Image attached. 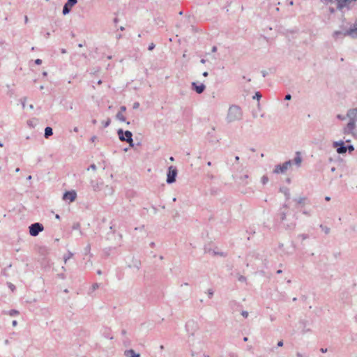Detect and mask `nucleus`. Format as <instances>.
I'll return each mask as SVG.
<instances>
[{
    "instance_id": "1",
    "label": "nucleus",
    "mask_w": 357,
    "mask_h": 357,
    "mask_svg": "<svg viewBox=\"0 0 357 357\" xmlns=\"http://www.w3.org/2000/svg\"><path fill=\"white\" fill-rule=\"evenodd\" d=\"M243 113L241 107L237 105H231L229 107L226 121L229 123L240 121L243 119Z\"/></svg>"
},
{
    "instance_id": "2",
    "label": "nucleus",
    "mask_w": 357,
    "mask_h": 357,
    "mask_svg": "<svg viewBox=\"0 0 357 357\" xmlns=\"http://www.w3.org/2000/svg\"><path fill=\"white\" fill-rule=\"evenodd\" d=\"M117 134L121 141L128 142L131 147L134 146L132 133L130 131H123L122 129H119Z\"/></svg>"
},
{
    "instance_id": "3",
    "label": "nucleus",
    "mask_w": 357,
    "mask_h": 357,
    "mask_svg": "<svg viewBox=\"0 0 357 357\" xmlns=\"http://www.w3.org/2000/svg\"><path fill=\"white\" fill-rule=\"evenodd\" d=\"M342 133L345 135H351L357 139V123H347L342 128Z\"/></svg>"
},
{
    "instance_id": "4",
    "label": "nucleus",
    "mask_w": 357,
    "mask_h": 357,
    "mask_svg": "<svg viewBox=\"0 0 357 357\" xmlns=\"http://www.w3.org/2000/svg\"><path fill=\"white\" fill-rule=\"evenodd\" d=\"M43 229L44 227L41 223L36 222L29 226V234L32 236H36Z\"/></svg>"
},
{
    "instance_id": "5",
    "label": "nucleus",
    "mask_w": 357,
    "mask_h": 357,
    "mask_svg": "<svg viewBox=\"0 0 357 357\" xmlns=\"http://www.w3.org/2000/svg\"><path fill=\"white\" fill-rule=\"evenodd\" d=\"M292 165L291 160H288L284 162L282 165H278L275 167L273 169L274 174H283L284 173L288 168Z\"/></svg>"
},
{
    "instance_id": "6",
    "label": "nucleus",
    "mask_w": 357,
    "mask_h": 357,
    "mask_svg": "<svg viewBox=\"0 0 357 357\" xmlns=\"http://www.w3.org/2000/svg\"><path fill=\"white\" fill-rule=\"evenodd\" d=\"M346 34L352 38H357V18L355 19L354 23L346 29Z\"/></svg>"
},
{
    "instance_id": "7",
    "label": "nucleus",
    "mask_w": 357,
    "mask_h": 357,
    "mask_svg": "<svg viewBox=\"0 0 357 357\" xmlns=\"http://www.w3.org/2000/svg\"><path fill=\"white\" fill-rule=\"evenodd\" d=\"M176 175H177L176 168L173 166H170L168 169L167 176V183L169 184L173 183L176 181Z\"/></svg>"
},
{
    "instance_id": "8",
    "label": "nucleus",
    "mask_w": 357,
    "mask_h": 357,
    "mask_svg": "<svg viewBox=\"0 0 357 357\" xmlns=\"http://www.w3.org/2000/svg\"><path fill=\"white\" fill-rule=\"evenodd\" d=\"M347 123H357V108L349 109L347 112Z\"/></svg>"
},
{
    "instance_id": "9",
    "label": "nucleus",
    "mask_w": 357,
    "mask_h": 357,
    "mask_svg": "<svg viewBox=\"0 0 357 357\" xmlns=\"http://www.w3.org/2000/svg\"><path fill=\"white\" fill-rule=\"evenodd\" d=\"M333 146L337 148L336 151L339 154H344L347 151V148H346L344 142L342 140L334 142Z\"/></svg>"
},
{
    "instance_id": "10",
    "label": "nucleus",
    "mask_w": 357,
    "mask_h": 357,
    "mask_svg": "<svg viewBox=\"0 0 357 357\" xmlns=\"http://www.w3.org/2000/svg\"><path fill=\"white\" fill-rule=\"evenodd\" d=\"M197 329V323L194 320H189L185 324V330L187 333L193 335Z\"/></svg>"
},
{
    "instance_id": "11",
    "label": "nucleus",
    "mask_w": 357,
    "mask_h": 357,
    "mask_svg": "<svg viewBox=\"0 0 357 357\" xmlns=\"http://www.w3.org/2000/svg\"><path fill=\"white\" fill-rule=\"evenodd\" d=\"M77 197V193L75 190L67 191L63 194V199L65 201H69V202H73L75 200Z\"/></svg>"
},
{
    "instance_id": "12",
    "label": "nucleus",
    "mask_w": 357,
    "mask_h": 357,
    "mask_svg": "<svg viewBox=\"0 0 357 357\" xmlns=\"http://www.w3.org/2000/svg\"><path fill=\"white\" fill-rule=\"evenodd\" d=\"M126 263H127V266L129 268H135L137 270H139L140 268V266H141L140 261L138 260L137 259H135L134 257H131V262L126 261Z\"/></svg>"
},
{
    "instance_id": "13",
    "label": "nucleus",
    "mask_w": 357,
    "mask_h": 357,
    "mask_svg": "<svg viewBox=\"0 0 357 357\" xmlns=\"http://www.w3.org/2000/svg\"><path fill=\"white\" fill-rule=\"evenodd\" d=\"M192 88L194 89L197 93L201 94L205 90L206 86L204 84H197V82L192 83Z\"/></svg>"
},
{
    "instance_id": "14",
    "label": "nucleus",
    "mask_w": 357,
    "mask_h": 357,
    "mask_svg": "<svg viewBox=\"0 0 357 357\" xmlns=\"http://www.w3.org/2000/svg\"><path fill=\"white\" fill-rule=\"evenodd\" d=\"M332 36L335 40L343 38L345 36H348L347 34H346V29H343L342 31H335Z\"/></svg>"
},
{
    "instance_id": "15",
    "label": "nucleus",
    "mask_w": 357,
    "mask_h": 357,
    "mask_svg": "<svg viewBox=\"0 0 357 357\" xmlns=\"http://www.w3.org/2000/svg\"><path fill=\"white\" fill-rule=\"evenodd\" d=\"M302 157L301 155V153L299 151L296 152V156L292 162H294L296 166L300 167L302 162Z\"/></svg>"
},
{
    "instance_id": "16",
    "label": "nucleus",
    "mask_w": 357,
    "mask_h": 357,
    "mask_svg": "<svg viewBox=\"0 0 357 357\" xmlns=\"http://www.w3.org/2000/svg\"><path fill=\"white\" fill-rule=\"evenodd\" d=\"M124 354L126 357H140V354L135 353L133 349L126 350Z\"/></svg>"
},
{
    "instance_id": "17",
    "label": "nucleus",
    "mask_w": 357,
    "mask_h": 357,
    "mask_svg": "<svg viewBox=\"0 0 357 357\" xmlns=\"http://www.w3.org/2000/svg\"><path fill=\"white\" fill-rule=\"evenodd\" d=\"M91 185L94 191H98L100 190V188L102 185V182L99 183L98 181H91Z\"/></svg>"
},
{
    "instance_id": "18",
    "label": "nucleus",
    "mask_w": 357,
    "mask_h": 357,
    "mask_svg": "<svg viewBox=\"0 0 357 357\" xmlns=\"http://www.w3.org/2000/svg\"><path fill=\"white\" fill-rule=\"evenodd\" d=\"M53 134L52 128L50 127H46L45 129V134L44 136L45 138H48L49 137L52 136Z\"/></svg>"
},
{
    "instance_id": "19",
    "label": "nucleus",
    "mask_w": 357,
    "mask_h": 357,
    "mask_svg": "<svg viewBox=\"0 0 357 357\" xmlns=\"http://www.w3.org/2000/svg\"><path fill=\"white\" fill-rule=\"evenodd\" d=\"M280 191L284 195L287 199H289L290 198V192L288 188H283L280 189Z\"/></svg>"
},
{
    "instance_id": "20",
    "label": "nucleus",
    "mask_w": 357,
    "mask_h": 357,
    "mask_svg": "<svg viewBox=\"0 0 357 357\" xmlns=\"http://www.w3.org/2000/svg\"><path fill=\"white\" fill-rule=\"evenodd\" d=\"M71 7L68 3H66L63 8V14L67 15L70 12Z\"/></svg>"
},
{
    "instance_id": "21",
    "label": "nucleus",
    "mask_w": 357,
    "mask_h": 357,
    "mask_svg": "<svg viewBox=\"0 0 357 357\" xmlns=\"http://www.w3.org/2000/svg\"><path fill=\"white\" fill-rule=\"evenodd\" d=\"M116 119H118L119 121H121V122H126V118H125V116H123V114L121 112H119L116 114Z\"/></svg>"
},
{
    "instance_id": "22",
    "label": "nucleus",
    "mask_w": 357,
    "mask_h": 357,
    "mask_svg": "<svg viewBox=\"0 0 357 357\" xmlns=\"http://www.w3.org/2000/svg\"><path fill=\"white\" fill-rule=\"evenodd\" d=\"M73 256V253L70 251H68V253L63 256L64 263L66 264L67 261Z\"/></svg>"
},
{
    "instance_id": "23",
    "label": "nucleus",
    "mask_w": 357,
    "mask_h": 357,
    "mask_svg": "<svg viewBox=\"0 0 357 357\" xmlns=\"http://www.w3.org/2000/svg\"><path fill=\"white\" fill-rule=\"evenodd\" d=\"M84 255H89L90 257H92V254L90 252L91 251V245L89 244H88L86 248H84Z\"/></svg>"
},
{
    "instance_id": "24",
    "label": "nucleus",
    "mask_w": 357,
    "mask_h": 357,
    "mask_svg": "<svg viewBox=\"0 0 357 357\" xmlns=\"http://www.w3.org/2000/svg\"><path fill=\"white\" fill-rule=\"evenodd\" d=\"M114 192V190L112 187L109 185H106L105 187V193L108 195H112Z\"/></svg>"
},
{
    "instance_id": "25",
    "label": "nucleus",
    "mask_w": 357,
    "mask_h": 357,
    "mask_svg": "<svg viewBox=\"0 0 357 357\" xmlns=\"http://www.w3.org/2000/svg\"><path fill=\"white\" fill-rule=\"evenodd\" d=\"M320 228L326 234H328L330 232V228L328 227L324 226L323 225H320Z\"/></svg>"
},
{
    "instance_id": "26",
    "label": "nucleus",
    "mask_w": 357,
    "mask_h": 357,
    "mask_svg": "<svg viewBox=\"0 0 357 357\" xmlns=\"http://www.w3.org/2000/svg\"><path fill=\"white\" fill-rule=\"evenodd\" d=\"M8 314L11 317L17 316L19 314V312L15 310H11L8 312Z\"/></svg>"
},
{
    "instance_id": "27",
    "label": "nucleus",
    "mask_w": 357,
    "mask_h": 357,
    "mask_svg": "<svg viewBox=\"0 0 357 357\" xmlns=\"http://www.w3.org/2000/svg\"><path fill=\"white\" fill-rule=\"evenodd\" d=\"M261 181L262 184L265 185L268 183V178L266 176H263L261 178Z\"/></svg>"
},
{
    "instance_id": "28",
    "label": "nucleus",
    "mask_w": 357,
    "mask_h": 357,
    "mask_svg": "<svg viewBox=\"0 0 357 357\" xmlns=\"http://www.w3.org/2000/svg\"><path fill=\"white\" fill-rule=\"evenodd\" d=\"M77 0H68L67 3L68 5H70V7H73L74 5L77 3Z\"/></svg>"
},
{
    "instance_id": "29",
    "label": "nucleus",
    "mask_w": 357,
    "mask_h": 357,
    "mask_svg": "<svg viewBox=\"0 0 357 357\" xmlns=\"http://www.w3.org/2000/svg\"><path fill=\"white\" fill-rule=\"evenodd\" d=\"M261 98V95L259 92H256L255 96H253V99L259 100Z\"/></svg>"
},
{
    "instance_id": "30",
    "label": "nucleus",
    "mask_w": 357,
    "mask_h": 357,
    "mask_svg": "<svg viewBox=\"0 0 357 357\" xmlns=\"http://www.w3.org/2000/svg\"><path fill=\"white\" fill-rule=\"evenodd\" d=\"M111 121L108 119L106 121L102 122V125L105 128H107L109 126Z\"/></svg>"
},
{
    "instance_id": "31",
    "label": "nucleus",
    "mask_w": 357,
    "mask_h": 357,
    "mask_svg": "<svg viewBox=\"0 0 357 357\" xmlns=\"http://www.w3.org/2000/svg\"><path fill=\"white\" fill-rule=\"evenodd\" d=\"M346 148H347V150L349 151V153L354 151V146L353 145H349L346 146Z\"/></svg>"
},
{
    "instance_id": "32",
    "label": "nucleus",
    "mask_w": 357,
    "mask_h": 357,
    "mask_svg": "<svg viewBox=\"0 0 357 357\" xmlns=\"http://www.w3.org/2000/svg\"><path fill=\"white\" fill-rule=\"evenodd\" d=\"M298 237L301 238L302 240H305V239L308 238V235L302 234H300L298 236Z\"/></svg>"
},
{
    "instance_id": "33",
    "label": "nucleus",
    "mask_w": 357,
    "mask_h": 357,
    "mask_svg": "<svg viewBox=\"0 0 357 357\" xmlns=\"http://www.w3.org/2000/svg\"><path fill=\"white\" fill-rule=\"evenodd\" d=\"M280 220L282 221H284L285 220V218H286V214L284 212H282L280 214Z\"/></svg>"
},
{
    "instance_id": "34",
    "label": "nucleus",
    "mask_w": 357,
    "mask_h": 357,
    "mask_svg": "<svg viewBox=\"0 0 357 357\" xmlns=\"http://www.w3.org/2000/svg\"><path fill=\"white\" fill-rule=\"evenodd\" d=\"M337 118L338 119H340V120L344 121V120H345V119H347V115H346V116H342V115H341V114H338V115L337 116Z\"/></svg>"
},
{
    "instance_id": "35",
    "label": "nucleus",
    "mask_w": 357,
    "mask_h": 357,
    "mask_svg": "<svg viewBox=\"0 0 357 357\" xmlns=\"http://www.w3.org/2000/svg\"><path fill=\"white\" fill-rule=\"evenodd\" d=\"M99 286H100V284L98 283H94L92 285V289L94 291V290L97 289L99 287Z\"/></svg>"
},
{
    "instance_id": "36",
    "label": "nucleus",
    "mask_w": 357,
    "mask_h": 357,
    "mask_svg": "<svg viewBox=\"0 0 357 357\" xmlns=\"http://www.w3.org/2000/svg\"><path fill=\"white\" fill-rule=\"evenodd\" d=\"M241 315L243 317L247 318L248 317V312L247 311H242L241 312Z\"/></svg>"
},
{
    "instance_id": "37",
    "label": "nucleus",
    "mask_w": 357,
    "mask_h": 357,
    "mask_svg": "<svg viewBox=\"0 0 357 357\" xmlns=\"http://www.w3.org/2000/svg\"><path fill=\"white\" fill-rule=\"evenodd\" d=\"M89 169H92V170H96V166L95 164H92L89 166V167L88 168V170Z\"/></svg>"
},
{
    "instance_id": "38",
    "label": "nucleus",
    "mask_w": 357,
    "mask_h": 357,
    "mask_svg": "<svg viewBox=\"0 0 357 357\" xmlns=\"http://www.w3.org/2000/svg\"><path fill=\"white\" fill-rule=\"evenodd\" d=\"M155 47V45L153 43H151L149 45V47H148V50L149 51H151L154 49Z\"/></svg>"
},
{
    "instance_id": "39",
    "label": "nucleus",
    "mask_w": 357,
    "mask_h": 357,
    "mask_svg": "<svg viewBox=\"0 0 357 357\" xmlns=\"http://www.w3.org/2000/svg\"><path fill=\"white\" fill-rule=\"evenodd\" d=\"M139 107V103L138 102H134L132 107L133 109H137Z\"/></svg>"
},
{
    "instance_id": "40",
    "label": "nucleus",
    "mask_w": 357,
    "mask_h": 357,
    "mask_svg": "<svg viewBox=\"0 0 357 357\" xmlns=\"http://www.w3.org/2000/svg\"><path fill=\"white\" fill-rule=\"evenodd\" d=\"M208 295L209 298H211L213 295V291L212 289L208 290Z\"/></svg>"
},
{
    "instance_id": "41",
    "label": "nucleus",
    "mask_w": 357,
    "mask_h": 357,
    "mask_svg": "<svg viewBox=\"0 0 357 357\" xmlns=\"http://www.w3.org/2000/svg\"><path fill=\"white\" fill-rule=\"evenodd\" d=\"M291 99V94H287L284 97V100H290Z\"/></svg>"
},
{
    "instance_id": "42",
    "label": "nucleus",
    "mask_w": 357,
    "mask_h": 357,
    "mask_svg": "<svg viewBox=\"0 0 357 357\" xmlns=\"http://www.w3.org/2000/svg\"><path fill=\"white\" fill-rule=\"evenodd\" d=\"M35 63L36 65H40L42 63V60L40 59H37L35 60Z\"/></svg>"
},
{
    "instance_id": "43",
    "label": "nucleus",
    "mask_w": 357,
    "mask_h": 357,
    "mask_svg": "<svg viewBox=\"0 0 357 357\" xmlns=\"http://www.w3.org/2000/svg\"><path fill=\"white\" fill-rule=\"evenodd\" d=\"M92 265H93L92 261H91L90 259H89V260H88V261H86V266H90V267H91V266H92Z\"/></svg>"
},
{
    "instance_id": "44",
    "label": "nucleus",
    "mask_w": 357,
    "mask_h": 357,
    "mask_svg": "<svg viewBox=\"0 0 357 357\" xmlns=\"http://www.w3.org/2000/svg\"><path fill=\"white\" fill-rule=\"evenodd\" d=\"M304 200H305L304 197H300L299 199H297V202L298 204H301Z\"/></svg>"
},
{
    "instance_id": "45",
    "label": "nucleus",
    "mask_w": 357,
    "mask_h": 357,
    "mask_svg": "<svg viewBox=\"0 0 357 357\" xmlns=\"http://www.w3.org/2000/svg\"><path fill=\"white\" fill-rule=\"evenodd\" d=\"M126 110V106H121L120 107V112L122 113L123 112H125Z\"/></svg>"
},
{
    "instance_id": "46",
    "label": "nucleus",
    "mask_w": 357,
    "mask_h": 357,
    "mask_svg": "<svg viewBox=\"0 0 357 357\" xmlns=\"http://www.w3.org/2000/svg\"><path fill=\"white\" fill-rule=\"evenodd\" d=\"M329 11L331 13H334L335 12V9L333 7L329 8Z\"/></svg>"
},
{
    "instance_id": "47",
    "label": "nucleus",
    "mask_w": 357,
    "mask_h": 357,
    "mask_svg": "<svg viewBox=\"0 0 357 357\" xmlns=\"http://www.w3.org/2000/svg\"><path fill=\"white\" fill-rule=\"evenodd\" d=\"M238 280L241 282H244L245 280V278L243 276H241L239 277Z\"/></svg>"
},
{
    "instance_id": "48",
    "label": "nucleus",
    "mask_w": 357,
    "mask_h": 357,
    "mask_svg": "<svg viewBox=\"0 0 357 357\" xmlns=\"http://www.w3.org/2000/svg\"><path fill=\"white\" fill-rule=\"evenodd\" d=\"M320 351L322 353H326L327 352V349L326 348H321Z\"/></svg>"
},
{
    "instance_id": "49",
    "label": "nucleus",
    "mask_w": 357,
    "mask_h": 357,
    "mask_svg": "<svg viewBox=\"0 0 357 357\" xmlns=\"http://www.w3.org/2000/svg\"><path fill=\"white\" fill-rule=\"evenodd\" d=\"M9 287L11 289L12 291L15 289V286L11 283L9 284Z\"/></svg>"
},
{
    "instance_id": "50",
    "label": "nucleus",
    "mask_w": 357,
    "mask_h": 357,
    "mask_svg": "<svg viewBox=\"0 0 357 357\" xmlns=\"http://www.w3.org/2000/svg\"><path fill=\"white\" fill-rule=\"evenodd\" d=\"M13 326H16L17 325V321L16 320H13L12 322Z\"/></svg>"
},
{
    "instance_id": "51",
    "label": "nucleus",
    "mask_w": 357,
    "mask_h": 357,
    "mask_svg": "<svg viewBox=\"0 0 357 357\" xmlns=\"http://www.w3.org/2000/svg\"><path fill=\"white\" fill-rule=\"evenodd\" d=\"M282 345H283V341H282V340L279 341V342H278V347H282Z\"/></svg>"
},
{
    "instance_id": "52",
    "label": "nucleus",
    "mask_w": 357,
    "mask_h": 357,
    "mask_svg": "<svg viewBox=\"0 0 357 357\" xmlns=\"http://www.w3.org/2000/svg\"><path fill=\"white\" fill-rule=\"evenodd\" d=\"M211 51H212V52H215L217 51V47L216 46H213L212 47Z\"/></svg>"
},
{
    "instance_id": "53",
    "label": "nucleus",
    "mask_w": 357,
    "mask_h": 357,
    "mask_svg": "<svg viewBox=\"0 0 357 357\" xmlns=\"http://www.w3.org/2000/svg\"><path fill=\"white\" fill-rule=\"evenodd\" d=\"M29 22V18L26 15L24 16V22L25 24H27Z\"/></svg>"
},
{
    "instance_id": "54",
    "label": "nucleus",
    "mask_w": 357,
    "mask_h": 357,
    "mask_svg": "<svg viewBox=\"0 0 357 357\" xmlns=\"http://www.w3.org/2000/svg\"><path fill=\"white\" fill-rule=\"evenodd\" d=\"M96 139V136H93V137L91 138V141L92 142H94Z\"/></svg>"
},
{
    "instance_id": "55",
    "label": "nucleus",
    "mask_w": 357,
    "mask_h": 357,
    "mask_svg": "<svg viewBox=\"0 0 357 357\" xmlns=\"http://www.w3.org/2000/svg\"><path fill=\"white\" fill-rule=\"evenodd\" d=\"M61 52L62 54H66V49H61Z\"/></svg>"
},
{
    "instance_id": "56",
    "label": "nucleus",
    "mask_w": 357,
    "mask_h": 357,
    "mask_svg": "<svg viewBox=\"0 0 357 357\" xmlns=\"http://www.w3.org/2000/svg\"><path fill=\"white\" fill-rule=\"evenodd\" d=\"M325 200L326 201H330L331 200V197H328V196H326V197H325Z\"/></svg>"
},
{
    "instance_id": "57",
    "label": "nucleus",
    "mask_w": 357,
    "mask_h": 357,
    "mask_svg": "<svg viewBox=\"0 0 357 357\" xmlns=\"http://www.w3.org/2000/svg\"><path fill=\"white\" fill-rule=\"evenodd\" d=\"M200 61H201L202 63H206V60L204 59H202Z\"/></svg>"
},
{
    "instance_id": "58",
    "label": "nucleus",
    "mask_w": 357,
    "mask_h": 357,
    "mask_svg": "<svg viewBox=\"0 0 357 357\" xmlns=\"http://www.w3.org/2000/svg\"><path fill=\"white\" fill-rule=\"evenodd\" d=\"M208 73H207V72H204V73H203V76H204V77H207V76H208Z\"/></svg>"
},
{
    "instance_id": "59",
    "label": "nucleus",
    "mask_w": 357,
    "mask_h": 357,
    "mask_svg": "<svg viewBox=\"0 0 357 357\" xmlns=\"http://www.w3.org/2000/svg\"><path fill=\"white\" fill-rule=\"evenodd\" d=\"M296 356L298 357H303V355L301 354H300V353H297Z\"/></svg>"
},
{
    "instance_id": "60",
    "label": "nucleus",
    "mask_w": 357,
    "mask_h": 357,
    "mask_svg": "<svg viewBox=\"0 0 357 357\" xmlns=\"http://www.w3.org/2000/svg\"><path fill=\"white\" fill-rule=\"evenodd\" d=\"M230 357H237V356L234 354H231Z\"/></svg>"
},
{
    "instance_id": "61",
    "label": "nucleus",
    "mask_w": 357,
    "mask_h": 357,
    "mask_svg": "<svg viewBox=\"0 0 357 357\" xmlns=\"http://www.w3.org/2000/svg\"><path fill=\"white\" fill-rule=\"evenodd\" d=\"M151 247L153 248L155 246V243L152 242L150 244Z\"/></svg>"
},
{
    "instance_id": "62",
    "label": "nucleus",
    "mask_w": 357,
    "mask_h": 357,
    "mask_svg": "<svg viewBox=\"0 0 357 357\" xmlns=\"http://www.w3.org/2000/svg\"><path fill=\"white\" fill-rule=\"evenodd\" d=\"M282 270H278V271H277V273H278V274H280V273H282Z\"/></svg>"
},
{
    "instance_id": "63",
    "label": "nucleus",
    "mask_w": 357,
    "mask_h": 357,
    "mask_svg": "<svg viewBox=\"0 0 357 357\" xmlns=\"http://www.w3.org/2000/svg\"><path fill=\"white\" fill-rule=\"evenodd\" d=\"M97 273H98V275H101V274H102V271H101L100 270H98V271H97Z\"/></svg>"
},
{
    "instance_id": "64",
    "label": "nucleus",
    "mask_w": 357,
    "mask_h": 357,
    "mask_svg": "<svg viewBox=\"0 0 357 357\" xmlns=\"http://www.w3.org/2000/svg\"><path fill=\"white\" fill-rule=\"evenodd\" d=\"M47 72H45V71L43 73V76H47Z\"/></svg>"
}]
</instances>
